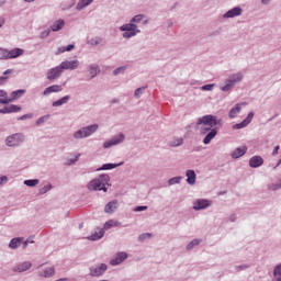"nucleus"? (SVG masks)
<instances>
[{"instance_id": "16", "label": "nucleus", "mask_w": 281, "mask_h": 281, "mask_svg": "<svg viewBox=\"0 0 281 281\" xmlns=\"http://www.w3.org/2000/svg\"><path fill=\"white\" fill-rule=\"evenodd\" d=\"M126 258H128V254L124 251L117 252L114 259L110 260V265L112 267H117V265H122Z\"/></svg>"}, {"instance_id": "58", "label": "nucleus", "mask_w": 281, "mask_h": 281, "mask_svg": "<svg viewBox=\"0 0 281 281\" xmlns=\"http://www.w3.org/2000/svg\"><path fill=\"white\" fill-rule=\"evenodd\" d=\"M228 221L231 223H236V214H232L229 217H228Z\"/></svg>"}, {"instance_id": "17", "label": "nucleus", "mask_w": 281, "mask_h": 281, "mask_svg": "<svg viewBox=\"0 0 281 281\" xmlns=\"http://www.w3.org/2000/svg\"><path fill=\"white\" fill-rule=\"evenodd\" d=\"M21 111V106L16 105V104H10L7 105L2 109H0V113L2 115H8L10 113H19Z\"/></svg>"}, {"instance_id": "46", "label": "nucleus", "mask_w": 281, "mask_h": 281, "mask_svg": "<svg viewBox=\"0 0 281 281\" xmlns=\"http://www.w3.org/2000/svg\"><path fill=\"white\" fill-rule=\"evenodd\" d=\"M147 238H153V234L143 233L138 236L137 240H138V243H144V240H147Z\"/></svg>"}, {"instance_id": "63", "label": "nucleus", "mask_w": 281, "mask_h": 281, "mask_svg": "<svg viewBox=\"0 0 281 281\" xmlns=\"http://www.w3.org/2000/svg\"><path fill=\"white\" fill-rule=\"evenodd\" d=\"M168 27H172V22L171 21L168 22Z\"/></svg>"}, {"instance_id": "40", "label": "nucleus", "mask_w": 281, "mask_h": 281, "mask_svg": "<svg viewBox=\"0 0 281 281\" xmlns=\"http://www.w3.org/2000/svg\"><path fill=\"white\" fill-rule=\"evenodd\" d=\"M146 89V86H143L140 88H137L135 91H134V98H136L137 100H139V98H142V95L144 94V91Z\"/></svg>"}, {"instance_id": "57", "label": "nucleus", "mask_w": 281, "mask_h": 281, "mask_svg": "<svg viewBox=\"0 0 281 281\" xmlns=\"http://www.w3.org/2000/svg\"><path fill=\"white\" fill-rule=\"evenodd\" d=\"M8 82V77H0V87H3Z\"/></svg>"}, {"instance_id": "10", "label": "nucleus", "mask_w": 281, "mask_h": 281, "mask_svg": "<svg viewBox=\"0 0 281 281\" xmlns=\"http://www.w3.org/2000/svg\"><path fill=\"white\" fill-rule=\"evenodd\" d=\"M212 201L207 199H199L195 202H193V210L195 212H201V210H207V207H211Z\"/></svg>"}, {"instance_id": "2", "label": "nucleus", "mask_w": 281, "mask_h": 281, "mask_svg": "<svg viewBox=\"0 0 281 281\" xmlns=\"http://www.w3.org/2000/svg\"><path fill=\"white\" fill-rule=\"evenodd\" d=\"M144 14H137L130 20V23L123 24L119 27L120 32L123 33V38H133L136 34H142V30L137 27V23L144 21Z\"/></svg>"}, {"instance_id": "38", "label": "nucleus", "mask_w": 281, "mask_h": 281, "mask_svg": "<svg viewBox=\"0 0 281 281\" xmlns=\"http://www.w3.org/2000/svg\"><path fill=\"white\" fill-rule=\"evenodd\" d=\"M75 48H76V46L74 44H70L68 46H60L57 49V54H65V52H71Z\"/></svg>"}, {"instance_id": "54", "label": "nucleus", "mask_w": 281, "mask_h": 281, "mask_svg": "<svg viewBox=\"0 0 281 281\" xmlns=\"http://www.w3.org/2000/svg\"><path fill=\"white\" fill-rule=\"evenodd\" d=\"M146 210H148V206H146V205H140V206H136V207L134 209V212H144V211H146Z\"/></svg>"}, {"instance_id": "56", "label": "nucleus", "mask_w": 281, "mask_h": 281, "mask_svg": "<svg viewBox=\"0 0 281 281\" xmlns=\"http://www.w3.org/2000/svg\"><path fill=\"white\" fill-rule=\"evenodd\" d=\"M3 183H8V176H0V186H3Z\"/></svg>"}, {"instance_id": "44", "label": "nucleus", "mask_w": 281, "mask_h": 281, "mask_svg": "<svg viewBox=\"0 0 281 281\" xmlns=\"http://www.w3.org/2000/svg\"><path fill=\"white\" fill-rule=\"evenodd\" d=\"M49 120V114L43 115L41 116L36 122V126H41L43 124H45V122H47Z\"/></svg>"}, {"instance_id": "62", "label": "nucleus", "mask_w": 281, "mask_h": 281, "mask_svg": "<svg viewBox=\"0 0 281 281\" xmlns=\"http://www.w3.org/2000/svg\"><path fill=\"white\" fill-rule=\"evenodd\" d=\"M35 0H24V3H34Z\"/></svg>"}, {"instance_id": "21", "label": "nucleus", "mask_w": 281, "mask_h": 281, "mask_svg": "<svg viewBox=\"0 0 281 281\" xmlns=\"http://www.w3.org/2000/svg\"><path fill=\"white\" fill-rule=\"evenodd\" d=\"M247 153V146L237 147L234 151H232L231 157L233 159H240L243 155Z\"/></svg>"}, {"instance_id": "47", "label": "nucleus", "mask_w": 281, "mask_h": 281, "mask_svg": "<svg viewBox=\"0 0 281 281\" xmlns=\"http://www.w3.org/2000/svg\"><path fill=\"white\" fill-rule=\"evenodd\" d=\"M181 179H183V178L182 177H173V178L168 180V184L169 186H177V183H181Z\"/></svg>"}, {"instance_id": "59", "label": "nucleus", "mask_w": 281, "mask_h": 281, "mask_svg": "<svg viewBox=\"0 0 281 281\" xmlns=\"http://www.w3.org/2000/svg\"><path fill=\"white\" fill-rule=\"evenodd\" d=\"M278 150H280V146H276L273 151H272V156L276 157V155H278Z\"/></svg>"}, {"instance_id": "6", "label": "nucleus", "mask_w": 281, "mask_h": 281, "mask_svg": "<svg viewBox=\"0 0 281 281\" xmlns=\"http://www.w3.org/2000/svg\"><path fill=\"white\" fill-rule=\"evenodd\" d=\"M5 146L9 148H19V146H23L25 143V134L23 133H14L5 138Z\"/></svg>"}, {"instance_id": "18", "label": "nucleus", "mask_w": 281, "mask_h": 281, "mask_svg": "<svg viewBox=\"0 0 281 281\" xmlns=\"http://www.w3.org/2000/svg\"><path fill=\"white\" fill-rule=\"evenodd\" d=\"M60 91H63V86L53 85L45 88V90L43 91V95L47 97V95H52V93H60Z\"/></svg>"}, {"instance_id": "55", "label": "nucleus", "mask_w": 281, "mask_h": 281, "mask_svg": "<svg viewBox=\"0 0 281 281\" xmlns=\"http://www.w3.org/2000/svg\"><path fill=\"white\" fill-rule=\"evenodd\" d=\"M249 269V265H240L236 267V271H245Z\"/></svg>"}, {"instance_id": "23", "label": "nucleus", "mask_w": 281, "mask_h": 281, "mask_svg": "<svg viewBox=\"0 0 281 281\" xmlns=\"http://www.w3.org/2000/svg\"><path fill=\"white\" fill-rule=\"evenodd\" d=\"M87 238L88 240H100V238H104V228H97L94 233Z\"/></svg>"}, {"instance_id": "24", "label": "nucleus", "mask_w": 281, "mask_h": 281, "mask_svg": "<svg viewBox=\"0 0 281 281\" xmlns=\"http://www.w3.org/2000/svg\"><path fill=\"white\" fill-rule=\"evenodd\" d=\"M8 53H9V60H12L14 58H19L23 56V54H25V50H23L22 48H13L11 50H8Z\"/></svg>"}, {"instance_id": "14", "label": "nucleus", "mask_w": 281, "mask_h": 281, "mask_svg": "<svg viewBox=\"0 0 281 281\" xmlns=\"http://www.w3.org/2000/svg\"><path fill=\"white\" fill-rule=\"evenodd\" d=\"M37 276L40 278H54V276H56V268H54V266L48 268H43L38 270Z\"/></svg>"}, {"instance_id": "5", "label": "nucleus", "mask_w": 281, "mask_h": 281, "mask_svg": "<svg viewBox=\"0 0 281 281\" xmlns=\"http://www.w3.org/2000/svg\"><path fill=\"white\" fill-rule=\"evenodd\" d=\"M98 128H100L98 124L83 126L77 130L76 132H74L72 137L74 139H87V137H91L93 133H97Z\"/></svg>"}, {"instance_id": "32", "label": "nucleus", "mask_w": 281, "mask_h": 281, "mask_svg": "<svg viewBox=\"0 0 281 281\" xmlns=\"http://www.w3.org/2000/svg\"><path fill=\"white\" fill-rule=\"evenodd\" d=\"M120 225H122V222H117L114 220H109L108 222L104 223L103 225V231H109L111 229V227H120Z\"/></svg>"}, {"instance_id": "61", "label": "nucleus", "mask_w": 281, "mask_h": 281, "mask_svg": "<svg viewBox=\"0 0 281 281\" xmlns=\"http://www.w3.org/2000/svg\"><path fill=\"white\" fill-rule=\"evenodd\" d=\"M12 71H14L13 69H7L4 72H3V76H8V74H12Z\"/></svg>"}, {"instance_id": "19", "label": "nucleus", "mask_w": 281, "mask_h": 281, "mask_svg": "<svg viewBox=\"0 0 281 281\" xmlns=\"http://www.w3.org/2000/svg\"><path fill=\"white\" fill-rule=\"evenodd\" d=\"M262 164H265V159H262L261 156H252L249 159L250 168H260V166H262Z\"/></svg>"}, {"instance_id": "49", "label": "nucleus", "mask_w": 281, "mask_h": 281, "mask_svg": "<svg viewBox=\"0 0 281 281\" xmlns=\"http://www.w3.org/2000/svg\"><path fill=\"white\" fill-rule=\"evenodd\" d=\"M78 159H80V154H78L75 158L68 159L67 162H65V166H74Z\"/></svg>"}, {"instance_id": "53", "label": "nucleus", "mask_w": 281, "mask_h": 281, "mask_svg": "<svg viewBox=\"0 0 281 281\" xmlns=\"http://www.w3.org/2000/svg\"><path fill=\"white\" fill-rule=\"evenodd\" d=\"M30 243H34V240L32 238H27L25 241H23L22 244V249H27V245H30Z\"/></svg>"}, {"instance_id": "28", "label": "nucleus", "mask_w": 281, "mask_h": 281, "mask_svg": "<svg viewBox=\"0 0 281 281\" xmlns=\"http://www.w3.org/2000/svg\"><path fill=\"white\" fill-rule=\"evenodd\" d=\"M23 95H25V89H19L10 93V100L11 102H14V100H19L20 98H23Z\"/></svg>"}, {"instance_id": "25", "label": "nucleus", "mask_w": 281, "mask_h": 281, "mask_svg": "<svg viewBox=\"0 0 281 281\" xmlns=\"http://www.w3.org/2000/svg\"><path fill=\"white\" fill-rule=\"evenodd\" d=\"M115 210H117V200L110 201L104 207L105 214H113Z\"/></svg>"}, {"instance_id": "29", "label": "nucleus", "mask_w": 281, "mask_h": 281, "mask_svg": "<svg viewBox=\"0 0 281 281\" xmlns=\"http://www.w3.org/2000/svg\"><path fill=\"white\" fill-rule=\"evenodd\" d=\"M89 74H90V80H93L100 74V66L97 64L89 65Z\"/></svg>"}, {"instance_id": "37", "label": "nucleus", "mask_w": 281, "mask_h": 281, "mask_svg": "<svg viewBox=\"0 0 281 281\" xmlns=\"http://www.w3.org/2000/svg\"><path fill=\"white\" fill-rule=\"evenodd\" d=\"M169 146H171V148L183 146V138H173L172 140L169 142Z\"/></svg>"}, {"instance_id": "31", "label": "nucleus", "mask_w": 281, "mask_h": 281, "mask_svg": "<svg viewBox=\"0 0 281 281\" xmlns=\"http://www.w3.org/2000/svg\"><path fill=\"white\" fill-rule=\"evenodd\" d=\"M69 100H71V97L65 95L61 99L54 101L52 103V106H54V108L63 106V104H67V102H69Z\"/></svg>"}, {"instance_id": "42", "label": "nucleus", "mask_w": 281, "mask_h": 281, "mask_svg": "<svg viewBox=\"0 0 281 281\" xmlns=\"http://www.w3.org/2000/svg\"><path fill=\"white\" fill-rule=\"evenodd\" d=\"M102 43V37H93L87 42L88 45H92V47H95V45H100Z\"/></svg>"}, {"instance_id": "1", "label": "nucleus", "mask_w": 281, "mask_h": 281, "mask_svg": "<svg viewBox=\"0 0 281 281\" xmlns=\"http://www.w3.org/2000/svg\"><path fill=\"white\" fill-rule=\"evenodd\" d=\"M223 126V119H218L216 115L206 114L199 117L195 123V131H199L200 135H205L203 144L207 146L212 143V139L218 135L216 128Z\"/></svg>"}, {"instance_id": "48", "label": "nucleus", "mask_w": 281, "mask_h": 281, "mask_svg": "<svg viewBox=\"0 0 281 281\" xmlns=\"http://www.w3.org/2000/svg\"><path fill=\"white\" fill-rule=\"evenodd\" d=\"M214 83H207L201 87V91H214Z\"/></svg>"}, {"instance_id": "22", "label": "nucleus", "mask_w": 281, "mask_h": 281, "mask_svg": "<svg viewBox=\"0 0 281 281\" xmlns=\"http://www.w3.org/2000/svg\"><path fill=\"white\" fill-rule=\"evenodd\" d=\"M120 166H124V161L119 164H113V162L103 164L100 168L97 169V171L100 172L101 170H113L115 168H120Z\"/></svg>"}, {"instance_id": "35", "label": "nucleus", "mask_w": 281, "mask_h": 281, "mask_svg": "<svg viewBox=\"0 0 281 281\" xmlns=\"http://www.w3.org/2000/svg\"><path fill=\"white\" fill-rule=\"evenodd\" d=\"M272 281H281V263L274 267Z\"/></svg>"}, {"instance_id": "11", "label": "nucleus", "mask_w": 281, "mask_h": 281, "mask_svg": "<svg viewBox=\"0 0 281 281\" xmlns=\"http://www.w3.org/2000/svg\"><path fill=\"white\" fill-rule=\"evenodd\" d=\"M63 76V68L60 66H56L50 68L46 72L47 80H58Z\"/></svg>"}, {"instance_id": "60", "label": "nucleus", "mask_w": 281, "mask_h": 281, "mask_svg": "<svg viewBox=\"0 0 281 281\" xmlns=\"http://www.w3.org/2000/svg\"><path fill=\"white\" fill-rule=\"evenodd\" d=\"M271 3V0H261V5H269Z\"/></svg>"}, {"instance_id": "33", "label": "nucleus", "mask_w": 281, "mask_h": 281, "mask_svg": "<svg viewBox=\"0 0 281 281\" xmlns=\"http://www.w3.org/2000/svg\"><path fill=\"white\" fill-rule=\"evenodd\" d=\"M12 100L8 97V91L0 90V104H10Z\"/></svg>"}, {"instance_id": "43", "label": "nucleus", "mask_w": 281, "mask_h": 281, "mask_svg": "<svg viewBox=\"0 0 281 281\" xmlns=\"http://www.w3.org/2000/svg\"><path fill=\"white\" fill-rule=\"evenodd\" d=\"M0 60H10V55L8 53V49L0 48Z\"/></svg>"}, {"instance_id": "34", "label": "nucleus", "mask_w": 281, "mask_h": 281, "mask_svg": "<svg viewBox=\"0 0 281 281\" xmlns=\"http://www.w3.org/2000/svg\"><path fill=\"white\" fill-rule=\"evenodd\" d=\"M94 0H79L77 3V10H85V8H88V5H91Z\"/></svg>"}, {"instance_id": "51", "label": "nucleus", "mask_w": 281, "mask_h": 281, "mask_svg": "<svg viewBox=\"0 0 281 281\" xmlns=\"http://www.w3.org/2000/svg\"><path fill=\"white\" fill-rule=\"evenodd\" d=\"M32 117H34V114L27 113V114L20 116L18 120H21L23 122L25 120H32Z\"/></svg>"}, {"instance_id": "8", "label": "nucleus", "mask_w": 281, "mask_h": 281, "mask_svg": "<svg viewBox=\"0 0 281 281\" xmlns=\"http://www.w3.org/2000/svg\"><path fill=\"white\" fill-rule=\"evenodd\" d=\"M106 269H109L106 263H101L97 267H90V276L91 278H99V276H104V273H106Z\"/></svg>"}, {"instance_id": "64", "label": "nucleus", "mask_w": 281, "mask_h": 281, "mask_svg": "<svg viewBox=\"0 0 281 281\" xmlns=\"http://www.w3.org/2000/svg\"><path fill=\"white\" fill-rule=\"evenodd\" d=\"M280 164H281V158L279 159V161H278L277 166H280Z\"/></svg>"}, {"instance_id": "26", "label": "nucleus", "mask_w": 281, "mask_h": 281, "mask_svg": "<svg viewBox=\"0 0 281 281\" xmlns=\"http://www.w3.org/2000/svg\"><path fill=\"white\" fill-rule=\"evenodd\" d=\"M186 177L189 186H194V183H196V172H194V170H187Z\"/></svg>"}, {"instance_id": "9", "label": "nucleus", "mask_w": 281, "mask_h": 281, "mask_svg": "<svg viewBox=\"0 0 281 281\" xmlns=\"http://www.w3.org/2000/svg\"><path fill=\"white\" fill-rule=\"evenodd\" d=\"M59 67L61 68V71H65V70L74 71L78 69V67H80V61L78 59L65 60L60 63Z\"/></svg>"}, {"instance_id": "52", "label": "nucleus", "mask_w": 281, "mask_h": 281, "mask_svg": "<svg viewBox=\"0 0 281 281\" xmlns=\"http://www.w3.org/2000/svg\"><path fill=\"white\" fill-rule=\"evenodd\" d=\"M52 30L50 29H46L45 31H43L40 35V38H47V36H49Z\"/></svg>"}, {"instance_id": "41", "label": "nucleus", "mask_w": 281, "mask_h": 281, "mask_svg": "<svg viewBox=\"0 0 281 281\" xmlns=\"http://www.w3.org/2000/svg\"><path fill=\"white\" fill-rule=\"evenodd\" d=\"M52 183H47L46 186L42 187L40 190H38V194L40 195H43V194H47V192H49V190H52Z\"/></svg>"}, {"instance_id": "13", "label": "nucleus", "mask_w": 281, "mask_h": 281, "mask_svg": "<svg viewBox=\"0 0 281 281\" xmlns=\"http://www.w3.org/2000/svg\"><path fill=\"white\" fill-rule=\"evenodd\" d=\"M31 269H32V262L23 261V262L16 263L13 268V271L15 273H25V271H30Z\"/></svg>"}, {"instance_id": "50", "label": "nucleus", "mask_w": 281, "mask_h": 281, "mask_svg": "<svg viewBox=\"0 0 281 281\" xmlns=\"http://www.w3.org/2000/svg\"><path fill=\"white\" fill-rule=\"evenodd\" d=\"M269 190H272V192H276L278 190H281L280 182L279 183H272L269 186Z\"/></svg>"}, {"instance_id": "36", "label": "nucleus", "mask_w": 281, "mask_h": 281, "mask_svg": "<svg viewBox=\"0 0 281 281\" xmlns=\"http://www.w3.org/2000/svg\"><path fill=\"white\" fill-rule=\"evenodd\" d=\"M199 245H201V239L195 238L187 245L186 249L187 251H192V249H194V247H199Z\"/></svg>"}, {"instance_id": "45", "label": "nucleus", "mask_w": 281, "mask_h": 281, "mask_svg": "<svg viewBox=\"0 0 281 281\" xmlns=\"http://www.w3.org/2000/svg\"><path fill=\"white\" fill-rule=\"evenodd\" d=\"M126 69H127L126 66H121L113 70V76H120V74L124 75L126 72Z\"/></svg>"}, {"instance_id": "3", "label": "nucleus", "mask_w": 281, "mask_h": 281, "mask_svg": "<svg viewBox=\"0 0 281 281\" xmlns=\"http://www.w3.org/2000/svg\"><path fill=\"white\" fill-rule=\"evenodd\" d=\"M109 181H111L109 175L102 173L88 183V190H92L94 192H106V186H109Z\"/></svg>"}, {"instance_id": "27", "label": "nucleus", "mask_w": 281, "mask_h": 281, "mask_svg": "<svg viewBox=\"0 0 281 281\" xmlns=\"http://www.w3.org/2000/svg\"><path fill=\"white\" fill-rule=\"evenodd\" d=\"M24 238L23 237H14L10 240L9 243V248L10 249H19L21 247V243H23Z\"/></svg>"}, {"instance_id": "20", "label": "nucleus", "mask_w": 281, "mask_h": 281, "mask_svg": "<svg viewBox=\"0 0 281 281\" xmlns=\"http://www.w3.org/2000/svg\"><path fill=\"white\" fill-rule=\"evenodd\" d=\"M243 105H245V103H237L234 108H232L228 112V117L231 120H234L235 117H237L240 111H243Z\"/></svg>"}, {"instance_id": "39", "label": "nucleus", "mask_w": 281, "mask_h": 281, "mask_svg": "<svg viewBox=\"0 0 281 281\" xmlns=\"http://www.w3.org/2000/svg\"><path fill=\"white\" fill-rule=\"evenodd\" d=\"M38 183H41L38 179L24 180V186H27V188H35V186H38Z\"/></svg>"}, {"instance_id": "7", "label": "nucleus", "mask_w": 281, "mask_h": 281, "mask_svg": "<svg viewBox=\"0 0 281 281\" xmlns=\"http://www.w3.org/2000/svg\"><path fill=\"white\" fill-rule=\"evenodd\" d=\"M124 139H125L124 134L115 135L110 140H106L105 143H103V148L109 149V148H113V146H120V144H122Z\"/></svg>"}, {"instance_id": "15", "label": "nucleus", "mask_w": 281, "mask_h": 281, "mask_svg": "<svg viewBox=\"0 0 281 281\" xmlns=\"http://www.w3.org/2000/svg\"><path fill=\"white\" fill-rule=\"evenodd\" d=\"M243 14V8L234 7L223 14V19H236V16H240Z\"/></svg>"}, {"instance_id": "12", "label": "nucleus", "mask_w": 281, "mask_h": 281, "mask_svg": "<svg viewBox=\"0 0 281 281\" xmlns=\"http://www.w3.org/2000/svg\"><path fill=\"white\" fill-rule=\"evenodd\" d=\"M251 120H254V112H249L247 117L243 120V122L233 125V131H240V128H247L249 124H251Z\"/></svg>"}, {"instance_id": "30", "label": "nucleus", "mask_w": 281, "mask_h": 281, "mask_svg": "<svg viewBox=\"0 0 281 281\" xmlns=\"http://www.w3.org/2000/svg\"><path fill=\"white\" fill-rule=\"evenodd\" d=\"M65 27V20L59 19L50 26L52 32H60Z\"/></svg>"}, {"instance_id": "4", "label": "nucleus", "mask_w": 281, "mask_h": 281, "mask_svg": "<svg viewBox=\"0 0 281 281\" xmlns=\"http://www.w3.org/2000/svg\"><path fill=\"white\" fill-rule=\"evenodd\" d=\"M244 78L245 76L243 75V72H236L228 76V78L224 81V86L220 87L221 91H223L224 93H227V91H232L234 87L239 85V82H243Z\"/></svg>"}]
</instances>
